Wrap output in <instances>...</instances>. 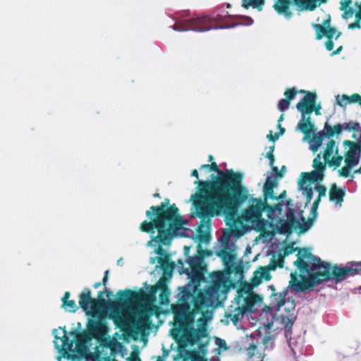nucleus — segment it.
<instances>
[{"mask_svg":"<svg viewBox=\"0 0 361 361\" xmlns=\"http://www.w3.org/2000/svg\"><path fill=\"white\" fill-rule=\"evenodd\" d=\"M297 260L293 264L298 267L302 274H300L302 282H295L293 278L297 275L296 271L291 273L292 279L289 282V288L295 293H310L319 285L334 281L336 283H341L350 276L360 274V269L355 267L353 262H349L345 266L322 261L320 257L314 255L305 249L300 250L297 254Z\"/></svg>","mask_w":361,"mask_h":361,"instance_id":"obj_1","label":"nucleus"},{"mask_svg":"<svg viewBox=\"0 0 361 361\" xmlns=\"http://www.w3.org/2000/svg\"><path fill=\"white\" fill-rule=\"evenodd\" d=\"M177 14L178 17L171 16L172 20L175 21V23L171 27L176 32L194 31L204 32L212 30L231 29L237 26H250L254 23V20L248 16H238V18H243L245 20L231 25H215L207 27H198L208 23H221L227 17H234V16L230 15L228 11H224L221 8H218L209 13L202 15L195 14L192 16L189 11H180Z\"/></svg>","mask_w":361,"mask_h":361,"instance_id":"obj_2","label":"nucleus"},{"mask_svg":"<svg viewBox=\"0 0 361 361\" xmlns=\"http://www.w3.org/2000/svg\"><path fill=\"white\" fill-rule=\"evenodd\" d=\"M267 201L265 197H255L253 195L248 192V197L242 202H230L226 207L228 209H221V212L224 213L227 218H233L239 209L240 211V218L242 221L251 224L252 226L258 232L264 231L267 227L272 229L274 224L269 220L262 218L263 212L267 209Z\"/></svg>","mask_w":361,"mask_h":361,"instance_id":"obj_3","label":"nucleus"},{"mask_svg":"<svg viewBox=\"0 0 361 361\" xmlns=\"http://www.w3.org/2000/svg\"><path fill=\"white\" fill-rule=\"evenodd\" d=\"M194 184L198 185L197 192L191 195V200H194L192 206L196 210V216L201 219V223L207 227L211 226L210 217L216 216H221L224 213L221 212L219 208L218 201L214 199L221 192V186L220 189L215 193H208V191L213 188V182L210 180H196Z\"/></svg>","mask_w":361,"mask_h":361,"instance_id":"obj_4","label":"nucleus"},{"mask_svg":"<svg viewBox=\"0 0 361 361\" xmlns=\"http://www.w3.org/2000/svg\"><path fill=\"white\" fill-rule=\"evenodd\" d=\"M188 308L182 310L178 314H175L174 320L177 324L173 329H171V334L175 341L182 347L185 348L188 345L192 346L195 343H198V350L203 355L207 353L208 342L203 343H200L201 338H207L208 333L205 327L202 326L195 329L193 323V316L188 320L185 325L183 322L188 319Z\"/></svg>","mask_w":361,"mask_h":361,"instance_id":"obj_5","label":"nucleus"},{"mask_svg":"<svg viewBox=\"0 0 361 361\" xmlns=\"http://www.w3.org/2000/svg\"><path fill=\"white\" fill-rule=\"evenodd\" d=\"M230 176L226 177V183L221 185V192L214 199L218 201L219 208L228 209L226 205L230 202H242L248 197L249 189L243 184L244 173L227 170Z\"/></svg>","mask_w":361,"mask_h":361,"instance_id":"obj_6","label":"nucleus"},{"mask_svg":"<svg viewBox=\"0 0 361 361\" xmlns=\"http://www.w3.org/2000/svg\"><path fill=\"white\" fill-rule=\"evenodd\" d=\"M285 216L286 219L279 218L274 225H271L275 233L288 237L295 232L301 235L312 227L313 219H306L304 211L298 205L294 209H286Z\"/></svg>","mask_w":361,"mask_h":361,"instance_id":"obj_7","label":"nucleus"},{"mask_svg":"<svg viewBox=\"0 0 361 361\" xmlns=\"http://www.w3.org/2000/svg\"><path fill=\"white\" fill-rule=\"evenodd\" d=\"M170 201L166 198L160 206H152L146 212V216L152 220L162 218L164 229L174 227L176 233L181 234L178 237H186L185 231L188 230L183 226L186 224L185 219L179 214V209L173 204L169 207Z\"/></svg>","mask_w":361,"mask_h":361,"instance_id":"obj_8","label":"nucleus"},{"mask_svg":"<svg viewBox=\"0 0 361 361\" xmlns=\"http://www.w3.org/2000/svg\"><path fill=\"white\" fill-rule=\"evenodd\" d=\"M163 224L162 218L154 219L149 221L145 220L140 224V230L150 234V240L147 242V246L155 248L159 243L169 245L173 238L180 235L176 233L174 227L164 229Z\"/></svg>","mask_w":361,"mask_h":361,"instance_id":"obj_9","label":"nucleus"},{"mask_svg":"<svg viewBox=\"0 0 361 361\" xmlns=\"http://www.w3.org/2000/svg\"><path fill=\"white\" fill-rule=\"evenodd\" d=\"M128 354L126 347L110 336L99 339V345L95 348L94 353H89L86 360L92 361H118L115 357L121 355L124 357Z\"/></svg>","mask_w":361,"mask_h":361,"instance_id":"obj_10","label":"nucleus"},{"mask_svg":"<svg viewBox=\"0 0 361 361\" xmlns=\"http://www.w3.org/2000/svg\"><path fill=\"white\" fill-rule=\"evenodd\" d=\"M143 286L139 289L135 288V290L130 289L120 290L116 293V297L119 301L126 300L129 298L130 300L126 301L125 305L130 310H133V305L132 302H144L147 301V297L151 300H155L157 293L159 291L158 281L154 286H149L146 281L143 283Z\"/></svg>","mask_w":361,"mask_h":361,"instance_id":"obj_11","label":"nucleus"},{"mask_svg":"<svg viewBox=\"0 0 361 361\" xmlns=\"http://www.w3.org/2000/svg\"><path fill=\"white\" fill-rule=\"evenodd\" d=\"M226 277L222 274H215L212 276V285L207 286L204 288V292L202 295L203 304L207 307L220 305L219 299L221 295H225L228 293L226 288L222 287Z\"/></svg>","mask_w":361,"mask_h":361,"instance_id":"obj_12","label":"nucleus"},{"mask_svg":"<svg viewBox=\"0 0 361 361\" xmlns=\"http://www.w3.org/2000/svg\"><path fill=\"white\" fill-rule=\"evenodd\" d=\"M52 334L54 336V343L55 348L62 355L63 358L74 361L78 360L77 356L70 353V352H73V347L76 341L75 339H69L66 327H60L59 329H53Z\"/></svg>","mask_w":361,"mask_h":361,"instance_id":"obj_13","label":"nucleus"},{"mask_svg":"<svg viewBox=\"0 0 361 361\" xmlns=\"http://www.w3.org/2000/svg\"><path fill=\"white\" fill-rule=\"evenodd\" d=\"M177 270L180 274H186L190 279L189 283L197 285L200 289V283L204 280V272L201 267L185 268L183 260L179 259L177 264Z\"/></svg>","mask_w":361,"mask_h":361,"instance_id":"obj_14","label":"nucleus"},{"mask_svg":"<svg viewBox=\"0 0 361 361\" xmlns=\"http://www.w3.org/2000/svg\"><path fill=\"white\" fill-rule=\"evenodd\" d=\"M329 118L324 123V130L318 132L317 134L314 135L312 138L310 137V135H308L307 137L305 136L304 137V140L308 139V142L310 144V149L313 152H316L318 151V149L322 145L323 140L326 137L329 139L334 137V134H332L331 132H330L329 130L330 124L329 123Z\"/></svg>","mask_w":361,"mask_h":361,"instance_id":"obj_15","label":"nucleus"},{"mask_svg":"<svg viewBox=\"0 0 361 361\" xmlns=\"http://www.w3.org/2000/svg\"><path fill=\"white\" fill-rule=\"evenodd\" d=\"M303 109L304 113H301V118L296 126V130H299L307 137L314 133L317 130L314 124L312 123L310 117L314 109L311 106L303 107Z\"/></svg>","mask_w":361,"mask_h":361,"instance_id":"obj_16","label":"nucleus"},{"mask_svg":"<svg viewBox=\"0 0 361 361\" xmlns=\"http://www.w3.org/2000/svg\"><path fill=\"white\" fill-rule=\"evenodd\" d=\"M96 300L92 298V293L88 288H84L79 295V305L87 316L91 314L90 311L95 308Z\"/></svg>","mask_w":361,"mask_h":361,"instance_id":"obj_17","label":"nucleus"},{"mask_svg":"<svg viewBox=\"0 0 361 361\" xmlns=\"http://www.w3.org/2000/svg\"><path fill=\"white\" fill-rule=\"evenodd\" d=\"M330 132L334 134V137L336 136L337 138L343 131H355L359 132L361 130L360 125L357 121H350L349 122H345L343 123H337L334 126L330 125Z\"/></svg>","mask_w":361,"mask_h":361,"instance_id":"obj_18","label":"nucleus"},{"mask_svg":"<svg viewBox=\"0 0 361 361\" xmlns=\"http://www.w3.org/2000/svg\"><path fill=\"white\" fill-rule=\"evenodd\" d=\"M109 319L114 322L116 327H121L123 325V320L128 321L129 317L123 313L121 307L112 305L108 308Z\"/></svg>","mask_w":361,"mask_h":361,"instance_id":"obj_19","label":"nucleus"},{"mask_svg":"<svg viewBox=\"0 0 361 361\" xmlns=\"http://www.w3.org/2000/svg\"><path fill=\"white\" fill-rule=\"evenodd\" d=\"M325 170L326 166H322V169H314L310 172H302L298 180H303L305 185L307 183L309 185L314 183H319L324 180Z\"/></svg>","mask_w":361,"mask_h":361,"instance_id":"obj_20","label":"nucleus"},{"mask_svg":"<svg viewBox=\"0 0 361 361\" xmlns=\"http://www.w3.org/2000/svg\"><path fill=\"white\" fill-rule=\"evenodd\" d=\"M291 4H293V0H276L273 7L278 15L283 16L286 20H290L293 16L290 10Z\"/></svg>","mask_w":361,"mask_h":361,"instance_id":"obj_21","label":"nucleus"},{"mask_svg":"<svg viewBox=\"0 0 361 361\" xmlns=\"http://www.w3.org/2000/svg\"><path fill=\"white\" fill-rule=\"evenodd\" d=\"M328 0H293L299 11H313L322 4H326Z\"/></svg>","mask_w":361,"mask_h":361,"instance_id":"obj_22","label":"nucleus"},{"mask_svg":"<svg viewBox=\"0 0 361 361\" xmlns=\"http://www.w3.org/2000/svg\"><path fill=\"white\" fill-rule=\"evenodd\" d=\"M89 317H91V318H88L87 319V328L90 330L91 332H94L98 336L100 334V331L104 326L105 322L98 314L91 313Z\"/></svg>","mask_w":361,"mask_h":361,"instance_id":"obj_23","label":"nucleus"},{"mask_svg":"<svg viewBox=\"0 0 361 361\" xmlns=\"http://www.w3.org/2000/svg\"><path fill=\"white\" fill-rule=\"evenodd\" d=\"M177 268V264L173 262H164L162 266H156V270L160 269L163 271L162 276L159 281L163 280L165 284L169 283L172 278L173 271Z\"/></svg>","mask_w":361,"mask_h":361,"instance_id":"obj_24","label":"nucleus"},{"mask_svg":"<svg viewBox=\"0 0 361 361\" xmlns=\"http://www.w3.org/2000/svg\"><path fill=\"white\" fill-rule=\"evenodd\" d=\"M312 27L316 31V39L320 40L323 37H326L327 39H333L334 35L337 32V30L335 27H329L326 29L324 26L320 24L312 23Z\"/></svg>","mask_w":361,"mask_h":361,"instance_id":"obj_25","label":"nucleus"},{"mask_svg":"<svg viewBox=\"0 0 361 361\" xmlns=\"http://www.w3.org/2000/svg\"><path fill=\"white\" fill-rule=\"evenodd\" d=\"M284 207L283 201H280L274 205L269 204L267 201V218L269 221H274L279 218V216L282 214L283 207Z\"/></svg>","mask_w":361,"mask_h":361,"instance_id":"obj_26","label":"nucleus"},{"mask_svg":"<svg viewBox=\"0 0 361 361\" xmlns=\"http://www.w3.org/2000/svg\"><path fill=\"white\" fill-rule=\"evenodd\" d=\"M345 196V188H338L336 183L331 185L329 190V200L335 202L336 204L341 205L343 198Z\"/></svg>","mask_w":361,"mask_h":361,"instance_id":"obj_27","label":"nucleus"},{"mask_svg":"<svg viewBox=\"0 0 361 361\" xmlns=\"http://www.w3.org/2000/svg\"><path fill=\"white\" fill-rule=\"evenodd\" d=\"M276 177L273 173H271L266 178L265 183L263 186V196L265 197V200H269V197H271L272 191L274 188L278 185V182Z\"/></svg>","mask_w":361,"mask_h":361,"instance_id":"obj_28","label":"nucleus"},{"mask_svg":"<svg viewBox=\"0 0 361 361\" xmlns=\"http://www.w3.org/2000/svg\"><path fill=\"white\" fill-rule=\"evenodd\" d=\"M317 99V93L314 92H307L300 101L296 104V109L300 113H304L303 107L311 106L316 103Z\"/></svg>","mask_w":361,"mask_h":361,"instance_id":"obj_29","label":"nucleus"},{"mask_svg":"<svg viewBox=\"0 0 361 361\" xmlns=\"http://www.w3.org/2000/svg\"><path fill=\"white\" fill-rule=\"evenodd\" d=\"M179 289L180 290L179 300L183 302H188L192 296V293H197L200 290L197 288V285L194 286L189 283L183 287H180Z\"/></svg>","mask_w":361,"mask_h":361,"instance_id":"obj_30","label":"nucleus"},{"mask_svg":"<svg viewBox=\"0 0 361 361\" xmlns=\"http://www.w3.org/2000/svg\"><path fill=\"white\" fill-rule=\"evenodd\" d=\"M230 308H233V307L230 306L228 311L226 312L225 317L228 319H231L233 324L236 326L238 322L243 319L245 314H246L243 312L238 307L234 310H230Z\"/></svg>","mask_w":361,"mask_h":361,"instance_id":"obj_31","label":"nucleus"},{"mask_svg":"<svg viewBox=\"0 0 361 361\" xmlns=\"http://www.w3.org/2000/svg\"><path fill=\"white\" fill-rule=\"evenodd\" d=\"M140 304L139 314L145 317H152L157 314L158 307L155 305L149 306L147 301L144 302H138Z\"/></svg>","mask_w":361,"mask_h":361,"instance_id":"obj_32","label":"nucleus"},{"mask_svg":"<svg viewBox=\"0 0 361 361\" xmlns=\"http://www.w3.org/2000/svg\"><path fill=\"white\" fill-rule=\"evenodd\" d=\"M158 288L161 292L159 295L160 303L161 305H167L169 302V296L171 295V290L168 288L167 284H165L161 281H158Z\"/></svg>","mask_w":361,"mask_h":361,"instance_id":"obj_33","label":"nucleus"},{"mask_svg":"<svg viewBox=\"0 0 361 361\" xmlns=\"http://www.w3.org/2000/svg\"><path fill=\"white\" fill-rule=\"evenodd\" d=\"M71 335L74 336H79L80 338L84 341L87 345H90L92 339L97 336V335L94 332H91L87 328L83 331H80L78 329H73L71 332Z\"/></svg>","mask_w":361,"mask_h":361,"instance_id":"obj_34","label":"nucleus"},{"mask_svg":"<svg viewBox=\"0 0 361 361\" xmlns=\"http://www.w3.org/2000/svg\"><path fill=\"white\" fill-rule=\"evenodd\" d=\"M71 296V293L68 291L65 292L61 300H62V307L64 308L66 311L70 312L75 313L78 307L75 303V301L73 300H69Z\"/></svg>","mask_w":361,"mask_h":361,"instance_id":"obj_35","label":"nucleus"},{"mask_svg":"<svg viewBox=\"0 0 361 361\" xmlns=\"http://www.w3.org/2000/svg\"><path fill=\"white\" fill-rule=\"evenodd\" d=\"M298 183L299 190H301L302 195L306 197L307 202L305 204V208H306L313 198V190L310 185H305L303 180H298Z\"/></svg>","mask_w":361,"mask_h":361,"instance_id":"obj_36","label":"nucleus"},{"mask_svg":"<svg viewBox=\"0 0 361 361\" xmlns=\"http://www.w3.org/2000/svg\"><path fill=\"white\" fill-rule=\"evenodd\" d=\"M216 255L222 259L226 269H228L235 262V255L226 252V250H218L216 252Z\"/></svg>","mask_w":361,"mask_h":361,"instance_id":"obj_37","label":"nucleus"},{"mask_svg":"<svg viewBox=\"0 0 361 361\" xmlns=\"http://www.w3.org/2000/svg\"><path fill=\"white\" fill-rule=\"evenodd\" d=\"M221 243V249L219 250H226L228 252H234L236 249L235 243L229 238L228 233H225L224 237L219 240Z\"/></svg>","mask_w":361,"mask_h":361,"instance_id":"obj_38","label":"nucleus"},{"mask_svg":"<svg viewBox=\"0 0 361 361\" xmlns=\"http://www.w3.org/2000/svg\"><path fill=\"white\" fill-rule=\"evenodd\" d=\"M334 150L336 151V154H338V149L336 146V142L334 140H329L326 147L325 149L324 154V159L325 161H329L330 157L332 156V154L334 152Z\"/></svg>","mask_w":361,"mask_h":361,"instance_id":"obj_39","label":"nucleus"},{"mask_svg":"<svg viewBox=\"0 0 361 361\" xmlns=\"http://www.w3.org/2000/svg\"><path fill=\"white\" fill-rule=\"evenodd\" d=\"M183 262L189 264L190 268H193L201 267L200 265L203 263V261L202 257L197 252V254L194 256H188V258H186Z\"/></svg>","mask_w":361,"mask_h":361,"instance_id":"obj_40","label":"nucleus"},{"mask_svg":"<svg viewBox=\"0 0 361 361\" xmlns=\"http://www.w3.org/2000/svg\"><path fill=\"white\" fill-rule=\"evenodd\" d=\"M288 289H290V288H289V286H288V288L285 290H283V291L280 292V293H272V296L274 297H276V296H279L281 299H280V302L278 303L277 305V310H276V312L279 311V310L281 309V307H282L286 302V296L288 293ZM292 290V288H291ZM293 290H294L293 289Z\"/></svg>","mask_w":361,"mask_h":361,"instance_id":"obj_41","label":"nucleus"},{"mask_svg":"<svg viewBox=\"0 0 361 361\" xmlns=\"http://www.w3.org/2000/svg\"><path fill=\"white\" fill-rule=\"evenodd\" d=\"M228 269H230L231 273H234L236 276H238L240 281L243 279L244 275L242 264L234 262V264L231 265Z\"/></svg>","mask_w":361,"mask_h":361,"instance_id":"obj_42","label":"nucleus"},{"mask_svg":"<svg viewBox=\"0 0 361 361\" xmlns=\"http://www.w3.org/2000/svg\"><path fill=\"white\" fill-rule=\"evenodd\" d=\"M217 173L216 175L212 173L210 176L211 179H212V180H210V181L213 182V188H214L217 186H219V188H220L221 185L224 184L221 183L222 180L226 179V176L224 172V174H221L220 173Z\"/></svg>","mask_w":361,"mask_h":361,"instance_id":"obj_43","label":"nucleus"},{"mask_svg":"<svg viewBox=\"0 0 361 361\" xmlns=\"http://www.w3.org/2000/svg\"><path fill=\"white\" fill-rule=\"evenodd\" d=\"M244 304L242 307H238L245 314H250L255 312L254 310V305L252 302V300H249V295L244 299Z\"/></svg>","mask_w":361,"mask_h":361,"instance_id":"obj_44","label":"nucleus"},{"mask_svg":"<svg viewBox=\"0 0 361 361\" xmlns=\"http://www.w3.org/2000/svg\"><path fill=\"white\" fill-rule=\"evenodd\" d=\"M281 323L282 324H284V327L288 326L290 329V327H293V324L296 319V317L293 314H290L289 316L286 315H281Z\"/></svg>","mask_w":361,"mask_h":361,"instance_id":"obj_45","label":"nucleus"},{"mask_svg":"<svg viewBox=\"0 0 361 361\" xmlns=\"http://www.w3.org/2000/svg\"><path fill=\"white\" fill-rule=\"evenodd\" d=\"M360 157L347 154L345 159V164L350 165L353 167L359 164Z\"/></svg>","mask_w":361,"mask_h":361,"instance_id":"obj_46","label":"nucleus"},{"mask_svg":"<svg viewBox=\"0 0 361 361\" xmlns=\"http://www.w3.org/2000/svg\"><path fill=\"white\" fill-rule=\"evenodd\" d=\"M197 252L200 255V256L202 257V261L204 262V259L206 257H210L213 255V252L209 250L203 249L202 245L199 243L197 245Z\"/></svg>","mask_w":361,"mask_h":361,"instance_id":"obj_47","label":"nucleus"},{"mask_svg":"<svg viewBox=\"0 0 361 361\" xmlns=\"http://www.w3.org/2000/svg\"><path fill=\"white\" fill-rule=\"evenodd\" d=\"M294 243H290V245H287L284 250H283V255L284 257L288 256L293 253H294L295 251H298V254L299 253L300 250H302L303 248H297L294 247ZM308 251L307 248H305Z\"/></svg>","mask_w":361,"mask_h":361,"instance_id":"obj_48","label":"nucleus"},{"mask_svg":"<svg viewBox=\"0 0 361 361\" xmlns=\"http://www.w3.org/2000/svg\"><path fill=\"white\" fill-rule=\"evenodd\" d=\"M259 269L261 271H259V274L262 280L264 279L265 281H270L271 279V275L270 274L269 269L265 267H260Z\"/></svg>","mask_w":361,"mask_h":361,"instance_id":"obj_49","label":"nucleus"},{"mask_svg":"<svg viewBox=\"0 0 361 361\" xmlns=\"http://www.w3.org/2000/svg\"><path fill=\"white\" fill-rule=\"evenodd\" d=\"M347 154L356 156L357 157H360L361 145H358V143L355 144V146H352Z\"/></svg>","mask_w":361,"mask_h":361,"instance_id":"obj_50","label":"nucleus"},{"mask_svg":"<svg viewBox=\"0 0 361 361\" xmlns=\"http://www.w3.org/2000/svg\"><path fill=\"white\" fill-rule=\"evenodd\" d=\"M290 104V101L286 99H281L278 103V109L280 111L283 112L289 108Z\"/></svg>","mask_w":361,"mask_h":361,"instance_id":"obj_51","label":"nucleus"},{"mask_svg":"<svg viewBox=\"0 0 361 361\" xmlns=\"http://www.w3.org/2000/svg\"><path fill=\"white\" fill-rule=\"evenodd\" d=\"M297 94V90L295 87H292L290 89H288L284 92V96L286 97V99L288 101L293 100Z\"/></svg>","mask_w":361,"mask_h":361,"instance_id":"obj_52","label":"nucleus"},{"mask_svg":"<svg viewBox=\"0 0 361 361\" xmlns=\"http://www.w3.org/2000/svg\"><path fill=\"white\" fill-rule=\"evenodd\" d=\"M249 300H252V302L253 303L254 306L255 305H259L263 302V298L256 293H252L249 295Z\"/></svg>","mask_w":361,"mask_h":361,"instance_id":"obj_53","label":"nucleus"},{"mask_svg":"<svg viewBox=\"0 0 361 361\" xmlns=\"http://www.w3.org/2000/svg\"><path fill=\"white\" fill-rule=\"evenodd\" d=\"M353 166L345 164L342 169L338 170L339 176L348 178L350 176V172Z\"/></svg>","mask_w":361,"mask_h":361,"instance_id":"obj_54","label":"nucleus"},{"mask_svg":"<svg viewBox=\"0 0 361 361\" xmlns=\"http://www.w3.org/2000/svg\"><path fill=\"white\" fill-rule=\"evenodd\" d=\"M212 318V312L207 311L206 312L202 314V317L197 319V323L199 326L204 325L206 320H210Z\"/></svg>","mask_w":361,"mask_h":361,"instance_id":"obj_55","label":"nucleus"},{"mask_svg":"<svg viewBox=\"0 0 361 361\" xmlns=\"http://www.w3.org/2000/svg\"><path fill=\"white\" fill-rule=\"evenodd\" d=\"M215 344L219 346V349L223 351L227 350L229 347L227 345L226 342L224 339L216 337Z\"/></svg>","mask_w":361,"mask_h":361,"instance_id":"obj_56","label":"nucleus"},{"mask_svg":"<svg viewBox=\"0 0 361 361\" xmlns=\"http://www.w3.org/2000/svg\"><path fill=\"white\" fill-rule=\"evenodd\" d=\"M314 189V190L318 192V193H319L318 197L322 198L326 196V188L324 185H319V183H317L315 185Z\"/></svg>","mask_w":361,"mask_h":361,"instance_id":"obj_57","label":"nucleus"},{"mask_svg":"<svg viewBox=\"0 0 361 361\" xmlns=\"http://www.w3.org/2000/svg\"><path fill=\"white\" fill-rule=\"evenodd\" d=\"M259 271H255V275L251 279V286L253 288L257 287L262 281V279L259 276H258Z\"/></svg>","mask_w":361,"mask_h":361,"instance_id":"obj_58","label":"nucleus"},{"mask_svg":"<svg viewBox=\"0 0 361 361\" xmlns=\"http://www.w3.org/2000/svg\"><path fill=\"white\" fill-rule=\"evenodd\" d=\"M321 159L322 157L320 154H318L317 157L314 159L312 166L314 169H322V166H326L321 161Z\"/></svg>","mask_w":361,"mask_h":361,"instance_id":"obj_59","label":"nucleus"},{"mask_svg":"<svg viewBox=\"0 0 361 361\" xmlns=\"http://www.w3.org/2000/svg\"><path fill=\"white\" fill-rule=\"evenodd\" d=\"M253 287L249 285L247 283L244 282L242 283L240 289L238 291H241V294L243 295V293L248 294L251 292Z\"/></svg>","mask_w":361,"mask_h":361,"instance_id":"obj_60","label":"nucleus"},{"mask_svg":"<svg viewBox=\"0 0 361 361\" xmlns=\"http://www.w3.org/2000/svg\"><path fill=\"white\" fill-rule=\"evenodd\" d=\"M274 145L273 146H271L269 147V151L267 153V155H266V157L269 159V165L270 166H272L274 165V161H275V159H274Z\"/></svg>","mask_w":361,"mask_h":361,"instance_id":"obj_61","label":"nucleus"},{"mask_svg":"<svg viewBox=\"0 0 361 361\" xmlns=\"http://www.w3.org/2000/svg\"><path fill=\"white\" fill-rule=\"evenodd\" d=\"M225 233H228L229 235V238L235 237V238H240L243 235V232L238 229H231L228 231H226Z\"/></svg>","mask_w":361,"mask_h":361,"instance_id":"obj_62","label":"nucleus"},{"mask_svg":"<svg viewBox=\"0 0 361 361\" xmlns=\"http://www.w3.org/2000/svg\"><path fill=\"white\" fill-rule=\"evenodd\" d=\"M342 160H343V157L341 156H338L336 157H334L332 161L329 160L326 161L328 162V164L329 166H334L338 167L341 165Z\"/></svg>","mask_w":361,"mask_h":361,"instance_id":"obj_63","label":"nucleus"},{"mask_svg":"<svg viewBox=\"0 0 361 361\" xmlns=\"http://www.w3.org/2000/svg\"><path fill=\"white\" fill-rule=\"evenodd\" d=\"M163 245L164 244H161V243L157 244V247H155V250H154V253L161 257L167 256L166 251L162 247Z\"/></svg>","mask_w":361,"mask_h":361,"instance_id":"obj_64","label":"nucleus"}]
</instances>
